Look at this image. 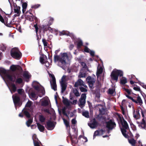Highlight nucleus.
<instances>
[{
	"label": "nucleus",
	"instance_id": "nucleus-1",
	"mask_svg": "<svg viewBox=\"0 0 146 146\" xmlns=\"http://www.w3.org/2000/svg\"><path fill=\"white\" fill-rule=\"evenodd\" d=\"M119 122L122 124L123 128H121V131L123 135L126 138H128L129 137L132 138L133 135L132 133L130 132L127 134L126 129L128 128V125L127 122L124 120L123 117H121L119 115Z\"/></svg>",
	"mask_w": 146,
	"mask_h": 146
},
{
	"label": "nucleus",
	"instance_id": "nucleus-2",
	"mask_svg": "<svg viewBox=\"0 0 146 146\" xmlns=\"http://www.w3.org/2000/svg\"><path fill=\"white\" fill-rule=\"evenodd\" d=\"M68 58V57L66 53H63L61 54V57H60L57 55H55L54 56V61L55 62L59 61L62 64H66V60Z\"/></svg>",
	"mask_w": 146,
	"mask_h": 146
},
{
	"label": "nucleus",
	"instance_id": "nucleus-3",
	"mask_svg": "<svg viewBox=\"0 0 146 146\" xmlns=\"http://www.w3.org/2000/svg\"><path fill=\"white\" fill-rule=\"evenodd\" d=\"M11 55L13 58L17 60L20 59L22 56L21 53L17 48H14L12 49L11 51Z\"/></svg>",
	"mask_w": 146,
	"mask_h": 146
},
{
	"label": "nucleus",
	"instance_id": "nucleus-4",
	"mask_svg": "<svg viewBox=\"0 0 146 146\" xmlns=\"http://www.w3.org/2000/svg\"><path fill=\"white\" fill-rule=\"evenodd\" d=\"M12 98L15 105L19 106H20L21 105L22 103L20 102V98L17 94H16L15 95H13Z\"/></svg>",
	"mask_w": 146,
	"mask_h": 146
},
{
	"label": "nucleus",
	"instance_id": "nucleus-5",
	"mask_svg": "<svg viewBox=\"0 0 146 146\" xmlns=\"http://www.w3.org/2000/svg\"><path fill=\"white\" fill-rule=\"evenodd\" d=\"M4 19L2 16L0 14V21L3 23L5 26L8 27H12L11 24L12 22H10L8 23V18L6 16L4 17Z\"/></svg>",
	"mask_w": 146,
	"mask_h": 146
},
{
	"label": "nucleus",
	"instance_id": "nucleus-6",
	"mask_svg": "<svg viewBox=\"0 0 146 146\" xmlns=\"http://www.w3.org/2000/svg\"><path fill=\"white\" fill-rule=\"evenodd\" d=\"M52 78V81H50L51 87L52 89L55 91L57 90V85L56 83V80L54 74L51 75Z\"/></svg>",
	"mask_w": 146,
	"mask_h": 146
},
{
	"label": "nucleus",
	"instance_id": "nucleus-7",
	"mask_svg": "<svg viewBox=\"0 0 146 146\" xmlns=\"http://www.w3.org/2000/svg\"><path fill=\"white\" fill-rule=\"evenodd\" d=\"M126 102L125 100H123L121 102V104L120 106V108L122 113L125 116L127 113V106L126 104Z\"/></svg>",
	"mask_w": 146,
	"mask_h": 146
},
{
	"label": "nucleus",
	"instance_id": "nucleus-8",
	"mask_svg": "<svg viewBox=\"0 0 146 146\" xmlns=\"http://www.w3.org/2000/svg\"><path fill=\"white\" fill-rule=\"evenodd\" d=\"M106 127L108 129V133H109V131L112 130L115 126L116 124L115 122L111 120H110L106 123Z\"/></svg>",
	"mask_w": 146,
	"mask_h": 146
},
{
	"label": "nucleus",
	"instance_id": "nucleus-9",
	"mask_svg": "<svg viewBox=\"0 0 146 146\" xmlns=\"http://www.w3.org/2000/svg\"><path fill=\"white\" fill-rule=\"evenodd\" d=\"M10 69L13 72L17 71L19 72H21L23 71L21 67L19 65H12L10 66Z\"/></svg>",
	"mask_w": 146,
	"mask_h": 146
},
{
	"label": "nucleus",
	"instance_id": "nucleus-10",
	"mask_svg": "<svg viewBox=\"0 0 146 146\" xmlns=\"http://www.w3.org/2000/svg\"><path fill=\"white\" fill-rule=\"evenodd\" d=\"M119 76V70H113L111 73V77L112 80L117 81Z\"/></svg>",
	"mask_w": 146,
	"mask_h": 146
},
{
	"label": "nucleus",
	"instance_id": "nucleus-11",
	"mask_svg": "<svg viewBox=\"0 0 146 146\" xmlns=\"http://www.w3.org/2000/svg\"><path fill=\"white\" fill-rule=\"evenodd\" d=\"M86 79L89 87L92 89H93L94 88V84L95 82V81L94 79L92 78L91 77L89 76L87 77Z\"/></svg>",
	"mask_w": 146,
	"mask_h": 146
},
{
	"label": "nucleus",
	"instance_id": "nucleus-12",
	"mask_svg": "<svg viewBox=\"0 0 146 146\" xmlns=\"http://www.w3.org/2000/svg\"><path fill=\"white\" fill-rule=\"evenodd\" d=\"M46 127L48 130H52L55 127V125L53 122L49 120L46 123Z\"/></svg>",
	"mask_w": 146,
	"mask_h": 146
},
{
	"label": "nucleus",
	"instance_id": "nucleus-13",
	"mask_svg": "<svg viewBox=\"0 0 146 146\" xmlns=\"http://www.w3.org/2000/svg\"><path fill=\"white\" fill-rule=\"evenodd\" d=\"M4 78L8 79L9 80L12 82H14L16 77L15 75L13 76L12 75L10 74L9 71Z\"/></svg>",
	"mask_w": 146,
	"mask_h": 146
},
{
	"label": "nucleus",
	"instance_id": "nucleus-14",
	"mask_svg": "<svg viewBox=\"0 0 146 146\" xmlns=\"http://www.w3.org/2000/svg\"><path fill=\"white\" fill-rule=\"evenodd\" d=\"M98 124V122L96 121L95 118L93 119L92 122L91 123H89L88 124V126L92 129H94L97 127Z\"/></svg>",
	"mask_w": 146,
	"mask_h": 146
},
{
	"label": "nucleus",
	"instance_id": "nucleus-15",
	"mask_svg": "<svg viewBox=\"0 0 146 146\" xmlns=\"http://www.w3.org/2000/svg\"><path fill=\"white\" fill-rule=\"evenodd\" d=\"M64 77V76L62 77V81L60 83L61 86V92L62 93H63L66 90L67 86L66 84L65 83V82H64L63 80V78Z\"/></svg>",
	"mask_w": 146,
	"mask_h": 146
},
{
	"label": "nucleus",
	"instance_id": "nucleus-16",
	"mask_svg": "<svg viewBox=\"0 0 146 146\" xmlns=\"http://www.w3.org/2000/svg\"><path fill=\"white\" fill-rule=\"evenodd\" d=\"M82 86L85 87H87V86L84 83V82L81 79H79L77 81L75 82L74 84V87H77L79 86Z\"/></svg>",
	"mask_w": 146,
	"mask_h": 146
},
{
	"label": "nucleus",
	"instance_id": "nucleus-17",
	"mask_svg": "<svg viewBox=\"0 0 146 146\" xmlns=\"http://www.w3.org/2000/svg\"><path fill=\"white\" fill-rule=\"evenodd\" d=\"M15 5L16 6H15V5H14L15 7L14 10V12L16 13V14L15 15V16H19L21 13V11L20 10L21 7L19 6H17L16 4Z\"/></svg>",
	"mask_w": 146,
	"mask_h": 146
},
{
	"label": "nucleus",
	"instance_id": "nucleus-18",
	"mask_svg": "<svg viewBox=\"0 0 146 146\" xmlns=\"http://www.w3.org/2000/svg\"><path fill=\"white\" fill-rule=\"evenodd\" d=\"M130 98L131 99V100L133 102L139 104L140 105H141L142 104V101L141 98L139 96H137L136 100L132 97H130Z\"/></svg>",
	"mask_w": 146,
	"mask_h": 146
},
{
	"label": "nucleus",
	"instance_id": "nucleus-19",
	"mask_svg": "<svg viewBox=\"0 0 146 146\" xmlns=\"http://www.w3.org/2000/svg\"><path fill=\"white\" fill-rule=\"evenodd\" d=\"M48 26L47 25H42L39 27V31L41 32L42 30L44 34H45V32L48 30Z\"/></svg>",
	"mask_w": 146,
	"mask_h": 146
},
{
	"label": "nucleus",
	"instance_id": "nucleus-20",
	"mask_svg": "<svg viewBox=\"0 0 146 146\" xmlns=\"http://www.w3.org/2000/svg\"><path fill=\"white\" fill-rule=\"evenodd\" d=\"M105 132V131L102 129L96 130L94 132L93 135V139H94L96 136L99 135L100 134L102 135L103 134L104 132Z\"/></svg>",
	"mask_w": 146,
	"mask_h": 146
},
{
	"label": "nucleus",
	"instance_id": "nucleus-21",
	"mask_svg": "<svg viewBox=\"0 0 146 146\" xmlns=\"http://www.w3.org/2000/svg\"><path fill=\"white\" fill-rule=\"evenodd\" d=\"M46 56L44 54H42L40 57V62L42 64L45 63L47 60Z\"/></svg>",
	"mask_w": 146,
	"mask_h": 146
},
{
	"label": "nucleus",
	"instance_id": "nucleus-22",
	"mask_svg": "<svg viewBox=\"0 0 146 146\" xmlns=\"http://www.w3.org/2000/svg\"><path fill=\"white\" fill-rule=\"evenodd\" d=\"M8 72L9 71L6 70L4 68H0V75L3 76H2L3 79L4 77Z\"/></svg>",
	"mask_w": 146,
	"mask_h": 146
},
{
	"label": "nucleus",
	"instance_id": "nucleus-23",
	"mask_svg": "<svg viewBox=\"0 0 146 146\" xmlns=\"http://www.w3.org/2000/svg\"><path fill=\"white\" fill-rule=\"evenodd\" d=\"M17 92L19 94L21 95L23 97H26L25 93L22 88L18 89L17 90Z\"/></svg>",
	"mask_w": 146,
	"mask_h": 146
},
{
	"label": "nucleus",
	"instance_id": "nucleus-24",
	"mask_svg": "<svg viewBox=\"0 0 146 146\" xmlns=\"http://www.w3.org/2000/svg\"><path fill=\"white\" fill-rule=\"evenodd\" d=\"M36 124L39 131L41 132H43L45 129L44 127L38 123H36Z\"/></svg>",
	"mask_w": 146,
	"mask_h": 146
},
{
	"label": "nucleus",
	"instance_id": "nucleus-25",
	"mask_svg": "<svg viewBox=\"0 0 146 146\" xmlns=\"http://www.w3.org/2000/svg\"><path fill=\"white\" fill-rule=\"evenodd\" d=\"M77 48L78 49H79L81 48L82 46L83 45V42L82 41L80 40L77 41Z\"/></svg>",
	"mask_w": 146,
	"mask_h": 146
},
{
	"label": "nucleus",
	"instance_id": "nucleus-26",
	"mask_svg": "<svg viewBox=\"0 0 146 146\" xmlns=\"http://www.w3.org/2000/svg\"><path fill=\"white\" fill-rule=\"evenodd\" d=\"M23 76L26 79H29L31 76L28 72L26 71L23 74Z\"/></svg>",
	"mask_w": 146,
	"mask_h": 146
},
{
	"label": "nucleus",
	"instance_id": "nucleus-27",
	"mask_svg": "<svg viewBox=\"0 0 146 146\" xmlns=\"http://www.w3.org/2000/svg\"><path fill=\"white\" fill-rule=\"evenodd\" d=\"M127 82L126 78L124 77H122L120 78V83L122 85H124Z\"/></svg>",
	"mask_w": 146,
	"mask_h": 146
},
{
	"label": "nucleus",
	"instance_id": "nucleus-28",
	"mask_svg": "<svg viewBox=\"0 0 146 146\" xmlns=\"http://www.w3.org/2000/svg\"><path fill=\"white\" fill-rule=\"evenodd\" d=\"M27 4L26 2L23 3L22 4V12L23 13H24L26 11V9L27 7Z\"/></svg>",
	"mask_w": 146,
	"mask_h": 146
},
{
	"label": "nucleus",
	"instance_id": "nucleus-29",
	"mask_svg": "<svg viewBox=\"0 0 146 146\" xmlns=\"http://www.w3.org/2000/svg\"><path fill=\"white\" fill-rule=\"evenodd\" d=\"M25 18L30 21H31L33 20V15H25Z\"/></svg>",
	"mask_w": 146,
	"mask_h": 146
},
{
	"label": "nucleus",
	"instance_id": "nucleus-30",
	"mask_svg": "<svg viewBox=\"0 0 146 146\" xmlns=\"http://www.w3.org/2000/svg\"><path fill=\"white\" fill-rule=\"evenodd\" d=\"M63 120L64 121V123L66 126V128H69V129H70V126L69 124V122H68L67 120L65 119H63Z\"/></svg>",
	"mask_w": 146,
	"mask_h": 146
},
{
	"label": "nucleus",
	"instance_id": "nucleus-31",
	"mask_svg": "<svg viewBox=\"0 0 146 146\" xmlns=\"http://www.w3.org/2000/svg\"><path fill=\"white\" fill-rule=\"evenodd\" d=\"M82 114L83 116L87 118H89L90 117L89 113L88 111H85L82 113Z\"/></svg>",
	"mask_w": 146,
	"mask_h": 146
},
{
	"label": "nucleus",
	"instance_id": "nucleus-32",
	"mask_svg": "<svg viewBox=\"0 0 146 146\" xmlns=\"http://www.w3.org/2000/svg\"><path fill=\"white\" fill-rule=\"evenodd\" d=\"M42 42L44 47L47 48L48 47L49 44L45 38H43L42 40Z\"/></svg>",
	"mask_w": 146,
	"mask_h": 146
},
{
	"label": "nucleus",
	"instance_id": "nucleus-33",
	"mask_svg": "<svg viewBox=\"0 0 146 146\" xmlns=\"http://www.w3.org/2000/svg\"><path fill=\"white\" fill-rule=\"evenodd\" d=\"M103 69L101 67H100L99 69H98L96 73V76L97 77L100 74H102L103 72Z\"/></svg>",
	"mask_w": 146,
	"mask_h": 146
},
{
	"label": "nucleus",
	"instance_id": "nucleus-34",
	"mask_svg": "<svg viewBox=\"0 0 146 146\" xmlns=\"http://www.w3.org/2000/svg\"><path fill=\"white\" fill-rule=\"evenodd\" d=\"M62 98L63 99L62 102L65 105L69 106L70 103L68 99L66 98H64V97H62Z\"/></svg>",
	"mask_w": 146,
	"mask_h": 146
},
{
	"label": "nucleus",
	"instance_id": "nucleus-35",
	"mask_svg": "<svg viewBox=\"0 0 146 146\" xmlns=\"http://www.w3.org/2000/svg\"><path fill=\"white\" fill-rule=\"evenodd\" d=\"M79 101L80 104L79 105V106L81 107V106H84L86 103V100L84 99H80Z\"/></svg>",
	"mask_w": 146,
	"mask_h": 146
},
{
	"label": "nucleus",
	"instance_id": "nucleus-36",
	"mask_svg": "<svg viewBox=\"0 0 146 146\" xmlns=\"http://www.w3.org/2000/svg\"><path fill=\"white\" fill-rule=\"evenodd\" d=\"M39 119L41 122H44L45 120V118L42 115H40L39 116Z\"/></svg>",
	"mask_w": 146,
	"mask_h": 146
},
{
	"label": "nucleus",
	"instance_id": "nucleus-37",
	"mask_svg": "<svg viewBox=\"0 0 146 146\" xmlns=\"http://www.w3.org/2000/svg\"><path fill=\"white\" fill-rule=\"evenodd\" d=\"M128 141L129 143L132 146H135V141L133 139H128Z\"/></svg>",
	"mask_w": 146,
	"mask_h": 146
},
{
	"label": "nucleus",
	"instance_id": "nucleus-38",
	"mask_svg": "<svg viewBox=\"0 0 146 146\" xmlns=\"http://www.w3.org/2000/svg\"><path fill=\"white\" fill-rule=\"evenodd\" d=\"M11 90L13 92H15L17 90V87L14 84H12L11 86Z\"/></svg>",
	"mask_w": 146,
	"mask_h": 146
},
{
	"label": "nucleus",
	"instance_id": "nucleus-39",
	"mask_svg": "<svg viewBox=\"0 0 146 146\" xmlns=\"http://www.w3.org/2000/svg\"><path fill=\"white\" fill-rule=\"evenodd\" d=\"M33 122L32 119H29L28 121H27L26 122V124L27 126L28 127H29L30 126L31 124H32Z\"/></svg>",
	"mask_w": 146,
	"mask_h": 146
},
{
	"label": "nucleus",
	"instance_id": "nucleus-40",
	"mask_svg": "<svg viewBox=\"0 0 146 146\" xmlns=\"http://www.w3.org/2000/svg\"><path fill=\"white\" fill-rule=\"evenodd\" d=\"M22 112L23 113L25 114L26 116L28 118H30V115L29 112L26 110L23 111V110Z\"/></svg>",
	"mask_w": 146,
	"mask_h": 146
},
{
	"label": "nucleus",
	"instance_id": "nucleus-41",
	"mask_svg": "<svg viewBox=\"0 0 146 146\" xmlns=\"http://www.w3.org/2000/svg\"><path fill=\"white\" fill-rule=\"evenodd\" d=\"M73 92L75 96L77 97L80 96V94L78 92V90L76 88L73 89Z\"/></svg>",
	"mask_w": 146,
	"mask_h": 146
},
{
	"label": "nucleus",
	"instance_id": "nucleus-42",
	"mask_svg": "<svg viewBox=\"0 0 146 146\" xmlns=\"http://www.w3.org/2000/svg\"><path fill=\"white\" fill-rule=\"evenodd\" d=\"M23 82V80L21 78H17L15 81L16 83L18 84H21Z\"/></svg>",
	"mask_w": 146,
	"mask_h": 146
},
{
	"label": "nucleus",
	"instance_id": "nucleus-43",
	"mask_svg": "<svg viewBox=\"0 0 146 146\" xmlns=\"http://www.w3.org/2000/svg\"><path fill=\"white\" fill-rule=\"evenodd\" d=\"M66 108L65 107H64V108H63L62 109V113L63 114L66 116V117H69V116H68V115H67V113H66Z\"/></svg>",
	"mask_w": 146,
	"mask_h": 146
},
{
	"label": "nucleus",
	"instance_id": "nucleus-44",
	"mask_svg": "<svg viewBox=\"0 0 146 146\" xmlns=\"http://www.w3.org/2000/svg\"><path fill=\"white\" fill-rule=\"evenodd\" d=\"M48 105V101L45 100L42 103V105L43 106H46Z\"/></svg>",
	"mask_w": 146,
	"mask_h": 146
},
{
	"label": "nucleus",
	"instance_id": "nucleus-45",
	"mask_svg": "<svg viewBox=\"0 0 146 146\" xmlns=\"http://www.w3.org/2000/svg\"><path fill=\"white\" fill-rule=\"evenodd\" d=\"M80 64L83 68H87V66L86 63L84 62H80Z\"/></svg>",
	"mask_w": 146,
	"mask_h": 146
},
{
	"label": "nucleus",
	"instance_id": "nucleus-46",
	"mask_svg": "<svg viewBox=\"0 0 146 146\" xmlns=\"http://www.w3.org/2000/svg\"><path fill=\"white\" fill-rule=\"evenodd\" d=\"M86 76V74L84 73L80 72L79 75L78 77L80 78L85 77Z\"/></svg>",
	"mask_w": 146,
	"mask_h": 146
},
{
	"label": "nucleus",
	"instance_id": "nucleus-47",
	"mask_svg": "<svg viewBox=\"0 0 146 146\" xmlns=\"http://www.w3.org/2000/svg\"><path fill=\"white\" fill-rule=\"evenodd\" d=\"M32 10L31 9H29L28 11H27L25 13V15H32L33 16V15L32 13Z\"/></svg>",
	"mask_w": 146,
	"mask_h": 146
},
{
	"label": "nucleus",
	"instance_id": "nucleus-48",
	"mask_svg": "<svg viewBox=\"0 0 146 146\" xmlns=\"http://www.w3.org/2000/svg\"><path fill=\"white\" fill-rule=\"evenodd\" d=\"M114 92V90L113 89L110 88L108 90V94H113Z\"/></svg>",
	"mask_w": 146,
	"mask_h": 146
},
{
	"label": "nucleus",
	"instance_id": "nucleus-49",
	"mask_svg": "<svg viewBox=\"0 0 146 146\" xmlns=\"http://www.w3.org/2000/svg\"><path fill=\"white\" fill-rule=\"evenodd\" d=\"M79 89L81 92H86L87 91V89L83 87H81L79 88Z\"/></svg>",
	"mask_w": 146,
	"mask_h": 146
},
{
	"label": "nucleus",
	"instance_id": "nucleus-50",
	"mask_svg": "<svg viewBox=\"0 0 146 146\" xmlns=\"http://www.w3.org/2000/svg\"><path fill=\"white\" fill-rule=\"evenodd\" d=\"M33 141L34 140L35 142L38 141H39L36 135V134H34L33 136Z\"/></svg>",
	"mask_w": 146,
	"mask_h": 146
},
{
	"label": "nucleus",
	"instance_id": "nucleus-51",
	"mask_svg": "<svg viewBox=\"0 0 146 146\" xmlns=\"http://www.w3.org/2000/svg\"><path fill=\"white\" fill-rule=\"evenodd\" d=\"M84 50V51L86 52H90V49L87 46H85Z\"/></svg>",
	"mask_w": 146,
	"mask_h": 146
},
{
	"label": "nucleus",
	"instance_id": "nucleus-52",
	"mask_svg": "<svg viewBox=\"0 0 146 146\" xmlns=\"http://www.w3.org/2000/svg\"><path fill=\"white\" fill-rule=\"evenodd\" d=\"M41 93H42V95H39V96L40 97H41L42 96L44 95L45 94V91L44 88L42 89L41 90Z\"/></svg>",
	"mask_w": 146,
	"mask_h": 146
},
{
	"label": "nucleus",
	"instance_id": "nucleus-53",
	"mask_svg": "<svg viewBox=\"0 0 146 146\" xmlns=\"http://www.w3.org/2000/svg\"><path fill=\"white\" fill-rule=\"evenodd\" d=\"M32 103V102L31 101H28L27 103L26 106L27 107H30L31 106Z\"/></svg>",
	"mask_w": 146,
	"mask_h": 146
},
{
	"label": "nucleus",
	"instance_id": "nucleus-54",
	"mask_svg": "<svg viewBox=\"0 0 146 146\" xmlns=\"http://www.w3.org/2000/svg\"><path fill=\"white\" fill-rule=\"evenodd\" d=\"M34 27H35V31L36 33V34H37V33L38 32V28L37 26V24L36 23L34 25Z\"/></svg>",
	"mask_w": 146,
	"mask_h": 146
},
{
	"label": "nucleus",
	"instance_id": "nucleus-55",
	"mask_svg": "<svg viewBox=\"0 0 146 146\" xmlns=\"http://www.w3.org/2000/svg\"><path fill=\"white\" fill-rule=\"evenodd\" d=\"M86 94H82L81 98L80 99H84V100H86Z\"/></svg>",
	"mask_w": 146,
	"mask_h": 146
},
{
	"label": "nucleus",
	"instance_id": "nucleus-56",
	"mask_svg": "<svg viewBox=\"0 0 146 146\" xmlns=\"http://www.w3.org/2000/svg\"><path fill=\"white\" fill-rule=\"evenodd\" d=\"M30 95L33 98H35L36 96L35 93L34 92H32L30 94Z\"/></svg>",
	"mask_w": 146,
	"mask_h": 146
},
{
	"label": "nucleus",
	"instance_id": "nucleus-57",
	"mask_svg": "<svg viewBox=\"0 0 146 146\" xmlns=\"http://www.w3.org/2000/svg\"><path fill=\"white\" fill-rule=\"evenodd\" d=\"M40 6V5L37 4V5H33V6H32L31 7V8H34V9H36V8H38Z\"/></svg>",
	"mask_w": 146,
	"mask_h": 146
},
{
	"label": "nucleus",
	"instance_id": "nucleus-58",
	"mask_svg": "<svg viewBox=\"0 0 146 146\" xmlns=\"http://www.w3.org/2000/svg\"><path fill=\"white\" fill-rule=\"evenodd\" d=\"M0 49L2 51H4L6 49V48L4 45H3L1 46Z\"/></svg>",
	"mask_w": 146,
	"mask_h": 146
},
{
	"label": "nucleus",
	"instance_id": "nucleus-59",
	"mask_svg": "<svg viewBox=\"0 0 146 146\" xmlns=\"http://www.w3.org/2000/svg\"><path fill=\"white\" fill-rule=\"evenodd\" d=\"M34 146H40L38 141H36V142H35L34 140Z\"/></svg>",
	"mask_w": 146,
	"mask_h": 146
},
{
	"label": "nucleus",
	"instance_id": "nucleus-60",
	"mask_svg": "<svg viewBox=\"0 0 146 146\" xmlns=\"http://www.w3.org/2000/svg\"><path fill=\"white\" fill-rule=\"evenodd\" d=\"M71 122L72 124H75L76 123L77 121L74 118L73 119L71 120Z\"/></svg>",
	"mask_w": 146,
	"mask_h": 146
},
{
	"label": "nucleus",
	"instance_id": "nucleus-61",
	"mask_svg": "<svg viewBox=\"0 0 146 146\" xmlns=\"http://www.w3.org/2000/svg\"><path fill=\"white\" fill-rule=\"evenodd\" d=\"M34 88L35 90L38 91H40L39 87L38 86H34Z\"/></svg>",
	"mask_w": 146,
	"mask_h": 146
},
{
	"label": "nucleus",
	"instance_id": "nucleus-62",
	"mask_svg": "<svg viewBox=\"0 0 146 146\" xmlns=\"http://www.w3.org/2000/svg\"><path fill=\"white\" fill-rule=\"evenodd\" d=\"M123 89H124L125 91H126L128 94H129L131 93V91L129 89H127L125 88H123Z\"/></svg>",
	"mask_w": 146,
	"mask_h": 146
},
{
	"label": "nucleus",
	"instance_id": "nucleus-63",
	"mask_svg": "<svg viewBox=\"0 0 146 146\" xmlns=\"http://www.w3.org/2000/svg\"><path fill=\"white\" fill-rule=\"evenodd\" d=\"M141 126L142 128H145L146 127V124L145 121H144L141 124Z\"/></svg>",
	"mask_w": 146,
	"mask_h": 146
},
{
	"label": "nucleus",
	"instance_id": "nucleus-64",
	"mask_svg": "<svg viewBox=\"0 0 146 146\" xmlns=\"http://www.w3.org/2000/svg\"><path fill=\"white\" fill-rule=\"evenodd\" d=\"M74 46V45L73 44H70L69 47L70 50H72L73 49Z\"/></svg>",
	"mask_w": 146,
	"mask_h": 146
}]
</instances>
